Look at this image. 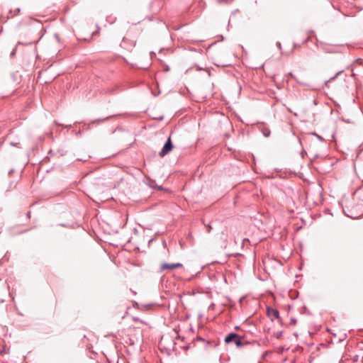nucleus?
I'll return each instance as SVG.
<instances>
[{"instance_id": "7", "label": "nucleus", "mask_w": 363, "mask_h": 363, "mask_svg": "<svg viewBox=\"0 0 363 363\" xmlns=\"http://www.w3.org/2000/svg\"><path fill=\"white\" fill-rule=\"evenodd\" d=\"M342 72H343V70L337 72L334 77H331L328 81L325 82V84H327L330 81L334 80Z\"/></svg>"}, {"instance_id": "6", "label": "nucleus", "mask_w": 363, "mask_h": 363, "mask_svg": "<svg viewBox=\"0 0 363 363\" xmlns=\"http://www.w3.org/2000/svg\"><path fill=\"white\" fill-rule=\"evenodd\" d=\"M262 134L264 137L267 138L270 135V130L268 128H264L262 130Z\"/></svg>"}, {"instance_id": "14", "label": "nucleus", "mask_w": 363, "mask_h": 363, "mask_svg": "<svg viewBox=\"0 0 363 363\" xmlns=\"http://www.w3.org/2000/svg\"><path fill=\"white\" fill-rule=\"evenodd\" d=\"M289 74L292 78H294V79H296L295 76H294L291 72H290Z\"/></svg>"}, {"instance_id": "3", "label": "nucleus", "mask_w": 363, "mask_h": 363, "mask_svg": "<svg viewBox=\"0 0 363 363\" xmlns=\"http://www.w3.org/2000/svg\"><path fill=\"white\" fill-rule=\"evenodd\" d=\"M267 315L272 318H277V319L279 318V313L277 309L268 308H267Z\"/></svg>"}, {"instance_id": "9", "label": "nucleus", "mask_w": 363, "mask_h": 363, "mask_svg": "<svg viewBox=\"0 0 363 363\" xmlns=\"http://www.w3.org/2000/svg\"><path fill=\"white\" fill-rule=\"evenodd\" d=\"M173 264H174V269L181 268L183 267L182 264H181V263H173Z\"/></svg>"}, {"instance_id": "13", "label": "nucleus", "mask_w": 363, "mask_h": 363, "mask_svg": "<svg viewBox=\"0 0 363 363\" xmlns=\"http://www.w3.org/2000/svg\"><path fill=\"white\" fill-rule=\"evenodd\" d=\"M6 352H6V349H5V348H4V349H3L2 350H1V352H0V353H1V354H6Z\"/></svg>"}, {"instance_id": "10", "label": "nucleus", "mask_w": 363, "mask_h": 363, "mask_svg": "<svg viewBox=\"0 0 363 363\" xmlns=\"http://www.w3.org/2000/svg\"><path fill=\"white\" fill-rule=\"evenodd\" d=\"M277 47L279 48V49L281 50V43H280V42H277Z\"/></svg>"}, {"instance_id": "19", "label": "nucleus", "mask_w": 363, "mask_h": 363, "mask_svg": "<svg viewBox=\"0 0 363 363\" xmlns=\"http://www.w3.org/2000/svg\"><path fill=\"white\" fill-rule=\"evenodd\" d=\"M150 54H151V55H155V52H151Z\"/></svg>"}, {"instance_id": "4", "label": "nucleus", "mask_w": 363, "mask_h": 363, "mask_svg": "<svg viewBox=\"0 0 363 363\" xmlns=\"http://www.w3.org/2000/svg\"><path fill=\"white\" fill-rule=\"evenodd\" d=\"M174 269V264H169V263H163L160 267V270L163 271L165 269H169L172 270Z\"/></svg>"}, {"instance_id": "11", "label": "nucleus", "mask_w": 363, "mask_h": 363, "mask_svg": "<svg viewBox=\"0 0 363 363\" xmlns=\"http://www.w3.org/2000/svg\"><path fill=\"white\" fill-rule=\"evenodd\" d=\"M314 135H316V136H317V138H318V140H320V141H323V138L321 136H320V135H317V134H315V133H314Z\"/></svg>"}, {"instance_id": "2", "label": "nucleus", "mask_w": 363, "mask_h": 363, "mask_svg": "<svg viewBox=\"0 0 363 363\" xmlns=\"http://www.w3.org/2000/svg\"><path fill=\"white\" fill-rule=\"evenodd\" d=\"M173 148V145L170 138H168L167 141L165 142L161 152H160V157H164L167 155Z\"/></svg>"}, {"instance_id": "12", "label": "nucleus", "mask_w": 363, "mask_h": 363, "mask_svg": "<svg viewBox=\"0 0 363 363\" xmlns=\"http://www.w3.org/2000/svg\"><path fill=\"white\" fill-rule=\"evenodd\" d=\"M281 335H282V332H281V331L279 332V333H277V338L281 337Z\"/></svg>"}, {"instance_id": "20", "label": "nucleus", "mask_w": 363, "mask_h": 363, "mask_svg": "<svg viewBox=\"0 0 363 363\" xmlns=\"http://www.w3.org/2000/svg\"><path fill=\"white\" fill-rule=\"evenodd\" d=\"M11 145L13 146L16 145L13 143H11Z\"/></svg>"}, {"instance_id": "16", "label": "nucleus", "mask_w": 363, "mask_h": 363, "mask_svg": "<svg viewBox=\"0 0 363 363\" xmlns=\"http://www.w3.org/2000/svg\"><path fill=\"white\" fill-rule=\"evenodd\" d=\"M170 341H171V343L172 344V345H175V342L172 340H171Z\"/></svg>"}, {"instance_id": "15", "label": "nucleus", "mask_w": 363, "mask_h": 363, "mask_svg": "<svg viewBox=\"0 0 363 363\" xmlns=\"http://www.w3.org/2000/svg\"><path fill=\"white\" fill-rule=\"evenodd\" d=\"M211 230V225H208V233H209Z\"/></svg>"}, {"instance_id": "18", "label": "nucleus", "mask_w": 363, "mask_h": 363, "mask_svg": "<svg viewBox=\"0 0 363 363\" xmlns=\"http://www.w3.org/2000/svg\"><path fill=\"white\" fill-rule=\"evenodd\" d=\"M164 339L163 337H162V338H161V343H162V341H164Z\"/></svg>"}, {"instance_id": "1", "label": "nucleus", "mask_w": 363, "mask_h": 363, "mask_svg": "<svg viewBox=\"0 0 363 363\" xmlns=\"http://www.w3.org/2000/svg\"><path fill=\"white\" fill-rule=\"evenodd\" d=\"M225 342L228 344L230 342H234L238 347H241L247 345V343L242 342L240 340V335L235 333H229L225 337Z\"/></svg>"}, {"instance_id": "17", "label": "nucleus", "mask_w": 363, "mask_h": 363, "mask_svg": "<svg viewBox=\"0 0 363 363\" xmlns=\"http://www.w3.org/2000/svg\"><path fill=\"white\" fill-rule=\"evenodd\" d=\"M20 11H21V9H20L19 8H18V9H16V12H17V13H18L20 12Z\"/></svg>"}, {"instance_id": "5", "label": "nucleus", "mask_w": 363, "mask_h": 363, "mask_svg": "<svg viewBox=\"0 0 363 363\" xmlns=\"http://www.w3.org/2000/svg\"><path fill=\"white\" fill-rule=\"evenodd\" d=\"M344 212L345 213V215L349 217V218H353V219H356V218H358L359 217V216H357V214H354V213H350V211H349L348 212L346 211L345 209H344Z\"/></svg>"}, {"instance_id": "8", "label": "nucleus", "mask_w": 363, "mask_h": 363, "mask_svg": "<svg viewBox=\"0 0 363 363\" xmlns=\"http://www.w3.org/2000/svg\"><path fill=\"white\" fill-rule=\"evenodd\" d=\"M21 44V42H18L17 45L16 47H17L18 45ZM16 48H15L11 52V57H13L16 54Z\"/></svg>"}]
</instances>
